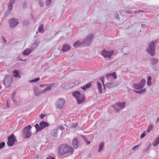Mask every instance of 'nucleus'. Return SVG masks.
<instances>
[{
  "mask_svg": "<svg viewBox=\"0 0 159 159\" xmlns=\"http://www.w3.org/2000/svg\"><path fill=\"white\" fill-rule=\"evenodd\" d=\"M5 145V143L4 142H2L0 144V149L3 148Z\"/></svg>",
  "mask_w": 159,
  "mask_h": 159,
  "instance_id": "37",
  "label": "nucleus"
},
{
  "mask_svg": "<svg viewBox=\"0 0 159 159\" xmlns=\"http://www.w3.org/2000/svg\"><path fill=\"white\" fill-rule=\"evenodd\" d=\"M152 82L151 81H148L147 82V84L148 85L150 86Z\"/></svg>",
  "mask_w": 159,
  "mask_h": 159,
  "instance_id": "51",
  "label": "nucleus"
},
{
  "mask_svg": "<svg viewBox=\"0 0 159 159\" xmlns=\"http://www.w3.org/2000/svg\"><path fill=\"white\" fill-rule=\"evenodd\" d=\"M101 53L104 57L108 58L110 59L111 58V56L114 54V52L113 51H107L105 49H104L102 51Z\"/></svg>",
  "mask_w": 159,
  "mask_h": 159,
  "instance_id": "10",
  "label": "nucleus"
},
{
  "mask_svg": "<svg viewBox=\"0 0 159 159\" xmlns=\"http://www.w3.org/2000/svg\"><path fill=\"white\" fill-rule=\"evenodd\" d=\"M93 35H88L86 38L83 40L82 44L89 45V44L93 41Z\"/></svg>",
  "mask_w": 159,
  "mask_h": 159,
  "instance_id": "9",
  "label": "nucleus"
},
{
  "mask_svg": "<svg viewBox=\"0 0 159 159\" xmlns=\"http://www.w3.org/2000/svg\"><path fill=\"white\" fill-rule=\"evenodd\" d=\"M73 126L75 128H76L78 127V125L77 124H75Z\"/></svg>",
  "mask_w": 159,
  "mask_h": 159,
  "instance_id": "56",
  "label": "nucleus"
},
{
  "mask_svg": "<svg viewBox=\"0 0 159 159\" xmlns=\"http://www.w3.org/2000/svg\"><path fill=\"white\" fill-rule=\"evenodd\" d=\"M23 7L24 9H25L27 7V5L26 2H24L23 4Z\"/></svg>",
  "mask_w": 159,
  "mask_h": 159,
  "instance_id": "42",
  "label": "nucleus"
},
{
  "mask_svg": "<svg viewBox=\"0 0 159 159\" xmlns=\"http://www.w3.org/2000/svg\"><path fill=\"white\" fill-rule=\"evenodd\" d=\"M103 79H104L103 77H101L100 78V80L102 82L103 85L104 84V82L103 80Z\"/></svg>",
  "mask_w": 159,
  "mask_h": 159,
  "instance_id": "47",
  "label": "nucleus"
},
{
  "mask_svg": "<svg viewBox=\"0 0 159 159\" xmlns=\"http://www.w3.org/2000/svg\"><path fill=\"white\" fill-rule=\"evenodd\" d=\"M146 84V80L143 79L139 83L134 84L133 86L134 88L136 89H140L144 87Z\"/></svg>",
  "mask_w": 159,
  "mask_h": 159,
  "instance_id": "8",
  "label": "nucleus"
},
{
  "mask_svg": "<svg viewBox=\"0 0 159 159\" xmlns=\"http://www.w3.org/2000/svg\"><path fill=\"white\" fill-rule=\"evenodd\" d=\"M15 0H10V2L9 4L12 5L15 2Z\"/></svg>",
  "mask_w": 159,
  "mask_h": 159,
  "instance_id": "46",
  "label": "nucleus"
},
{
  "mask_svg": "<svg viewBox=\"0 0 159 159\" xmlns=\"http://www.w3.org/2000/svg\"><path fill=\"white\" fill-rule=\"evenodd\" d=\"M81 136H82V138L84 139L85 138H86V137H85V136L84 135H81Z\"/></svg>",
  "mask_w": 159,
  "mask_h": 159,
  "instance_id": "63",
  "label": "nucleus"
},
{
  "mask_svg": "<svg viewBox=\"0 0 159 159\" xmlns=\"http://www.w3.org/2000/svg\"><path fill=\"white\" fill-rule=\"evenodd\" d=\"M73 95L76 98L78 104H81L84 102L86 99V97L81 94L79 91H76L73 93Z\"/></svg>",
  "mask_w": 159,
  "mask_h": 159,
  "instance_id": "2",
  "label": "nucleus"
},
{
  "mask_svg": "<svg viewBox=\"0 0 159 159\" xmlns=\"http://www.w3.org/2000/svg\"><path fill=\"white\" fill-rule=\"evenodd\" d=\"M46 159H55V158L51 156H49L47 157Z\"/></svg>",
  "mask_w": 159,
  "mask_h": 159,
  "instance_id": "50",
  "label": "nucleus"
},
{
  "mask_svg": "<svg viewBox=\"0 0 159 159\" xmlns=\"http://www.w3.org/2000/svg\"><path fill=\"white\" fill-rule=\"evenodd\" d=\"M146 135L145 132H143L141 135V138H143Z\"/></svg>",
  "mask_w": 159,
  "mask_h": 159,
  "instance_id": "40",
  "label": "nucleus"
},
{
  "mask_svg": "<svg viewBox=\"0 0 159 159\" xmlns=\"http://www.w3.org/2000/svg\"><path fill=\"white\" fill-rule=\"evenodd\" d=\"M141 27L143 29H145L146 27V25L143 24H141Z\"/></svg>",
  "mask_w": 159,
  "mask_h": 159,
  "instance_id": "48",
  "label": "nucleus"
},
{
  "mask_svg": "<svg viewBox=\"0 0 159 159\" xmlns=\"http://www.w3.org/2000/svg\"><path fill=\"white\" fill-rule=\"evenodd\" d=\"M74 152V149L66 144L61 145L58 148V156L61 157L67 153H70L72 154Z\"/></svg>",
  "mask_w": 159,
  "mask_h": 159,
  "instance_id": "1",
  "label": "nucleus"
},
{
  "mask_svg": "<svg viewBox=\"0 0 159 159\" xmlns=\"http://www.w3.org/2000/svg\"><path fill=\"white\" fill-rule=\"evenodd\" d=\"M115 81H110L107 84H105V85L107 88L111 89L116 87L118 85L115 84Z\"/></svg>",
  "mask_w": 159,
  "mask_h": 159,
  "instance_id": "13",
  "label": "nucleus"
},
{
  "mask_svg": "<svg viewBox=\"0 0 159 159\" xmlns=\"http://www.w3.org/2000/svg\"><path fill=\"white\" fill-rule=\"evenodd\" d=\"M114 17L116 19L119 20V15L117 13H116L114 15Z\"/></svg>",
  "mask_w": 159,
  "mask_h": 159,
  "instance_id": "39",
  "label": "nucleus"
},
{
  "mask_svg": "<svg viewBox=\"0 0 159 159\" xmlns=\"http://www.w3.org/2000/svg\"><path fill=\"white\" fill-rule=\"evenodd\" d=\"M39 125L41 126V127L43 128V129L48 127L49 125V124L45 121H42L39 123Z\"/></svg>",
  "mask_w": 159,
  "mask_h": 159,
  "instance_id": "18",
  "label": "nucleus"
},
{
  "mask_svg": "<svg viewBox=\"0 0 159 159\" xmlns=\"http://www.w3.org/2000/svg\"><path fill=\"white\" fill-rule=\"evenodd\" d=\"M125 102H118L113 105L112 106L116 111L118 112L125 107Z\"/></svg>",
  "mask_w": 159,
  "mask_h": 159,
  "instance_id": "7",
  "label": "nucleus"
},
{
  "mask_svg": "<svg viewBox=\"0 0 159 159\" xmlns=\"http://www.w3.org/2000/svg\"><path fill=\"white\" fill-rule=\"evenodd\" d=\"M19 60L20 61H27V59H24V60H23L21 58H19Z\"/></svg>",
  "mask_w": 159,
  "mask_h": 159,
  "instance_id": "54",
  "label": "nucleus"
},
{
  "mask_svg": "<svg viewBox=\"0 0 159 159\" xmlns=\"http://www.w3.org/2000/svg\"><path fill=\"white\" fill-rule=\"evenodd\" d=\"M32 127L30 125L25 127L23 130L22 135L24 138H28L32 135L31 129Z\"/></svg>",
  "mask_w": 159,
  "mask_h": 159,
  "instance_id": "3",
  "label": "nucleus"
},
{
  "mask_svg": "<svg viewBox=\"0 0 159 159\" xmlns=\"http://www.w3.org/2000/svg\"><path fill=\"white\" fill-rule=\"evenodd\" d=\"M40 80L39 78H35L34 79L30 81V83H32V82H36L37 81H39Z\"/></svg>",
  "mask_w": 159,
  "mask_h": 159,
  "instance_id": "36",
  "label": "nucleus"
},
{
  "mask_svg": "<svg viewBox=\"0 0 159 159\" xmlns=\"http://www.w3.org/2000/svg\"><path fill=\"white\" fill-rule=\"evenodd\" d=\"M71 47L68 44H65L63 45L61 50L63 52H65L70 50Z\"/></svg>",
  "mask_w": 159,
  "mask_h": 159,
  "instance_id": "15",
  "label": "nucleus"
},
{
  "mask_svg": "<svg viewBox=\"0 0 159 159\" xmlns=\"http://www.w3.org/2000/svg\"><path fill=\"white\" fill-rule=\"evenodd\" d=\"M159 121V117H158L157 118V120L156 122V124H157L158 123Z\"/></svg>",
  "mask_w": 159,
  "mask_h": 159,
  "instance_id": "60",
  "label": "nucleus"
},
{
  "mask_svg": "<svg viewBox=\"0 0 159 159\" xmlns=\"http://www.w3.org/2000/svg\"><path fill=\"white\" fill-rule=\"evenodd\" d=\"M139 12V11H135L134 12V13L135 14H137Z\"/></svg>",
  "mask_w": 159,
  "mask_h": 159,
  "instance_id": "62",
  "label": "nucleus"
},
{
  "mask_svg": "<svg viewBox=\"0 0 159 159\" xmlns=\"http://www.w3.org/2000/svg\"><path fill=\"white\" fill-rule=\"evenodd\" d=\"M6 105H7V107H9V102H8V100H7V103H6Z\"/></svg>",
  "mask_w": 159,
  "mask_h": 159,
  "instance_id": "57",
  "label": "nucleus"
},
{
  "mask_svg": "<svg viewBox=\"0 0 159 159\" xmlns=\"http://www.w3.org/2000/svg\"><path fill=\"white\" fill-rule=\"evenodd\" d=\"M38 30L39 32L42 33L44 31V26L43 25L41 24L40 25L38 28Z\"/></svg>",
  "mask_w": 159,
  "mask_h": 159,
  "instance_id": "31",
  "label": "nucleus"
},
{
  "mask_svg": "<svg viewBox=\"0 0 159 159\" xmlns=\"http://www.w3.org/2000/svg\"><path fill=\"white\" fill-rule=\"evenodd\" d=\"M139 147V146L138 145H136L134 147H133V150H135L136 149H137V148H138Z\"/></svg>",
  "mask_w": 159,
  "mask_h": 159,
  "instance_id": "44",
  "label": "nucleus"
},
{
  "mask_svg": "<svg viewBox=\"0 0 159 159\" xmlns=\"http://www.w3.org/2000/svg\"><path fill=\"white\" fill-rule=\"evenodd\" d=\"M126 13H127L128 14H131L132 13V12L130 11H127L126 12Z\"/></svg>",
  "mask_w": 159,
  "mask_h": 159,
  "instance_id": "61",
  "label": "nucleus"
},
{
  "mask_svg": "<svg viewBox=\"0 0 159 159\" xmlns=\"http://www.w3.org/2000/svg\"><path fill=\"white\" fill-rule=\"evenodd\" d=\"M81 88L83 90H85L86 89V87H85L84 86H83L82 87H81Z\"/></svg>",
  "mask_w": 159,
  "mask_h": 159,
  "instance_id": "59",
  "label": "nucleus"
},
{
  "mask_svg": "<svg viewBox=\"0 0 159 159\" xmlns=\"http://www.w3.org/2000/svg\"><path fill=\"white\" fill-rule=\"evenodd\" d=\"M35 127L36 129V132H39L43 130V128L41 127V126L39 124H36L35 125Z\"/></svg>",
  "mask_w": 159,
  "mask_h": 159,
  "instance_id": "26",
  "label": "nucleus"
},
{
  "mask_svg": "<svg viewBox=\"0 0 159 159\" xmlns=\"http://www.w3.org/2000/svg\"><path fill=\"white\" fill-rule=\"evenodd\" d=\"M47 84H40L39 85V86L40 87H45L46 86Z\"/></svg>",
  "mask_w": 159,
  "mask_h": 159,
  "instance_id": "53",
  "label": "nucleus"
},
{
  "mask_svg": "<svg viewBox=\"0 0 159 159\" xmlns=\"http://www.w3.org/2000/svg\"><path fill=\"white\" fill-rule=\"evenodd\" d=\"M30 24V21L29 20H26L23 21L22 25L24 27Z\"/></svg>",
  "mask_w": 159,
  "mask_h": 159,
  "instance_id": "27",
  "label": "nucleus"
},
{
  "mask_svg": "<svg viewBox=\"0 0 159 159\" xmlns=\"http://www.w3.org/2000/svg\"><path fill=\"white\" fill-rule=\"evenodd\" d=\"M153 128V125H152V124H151V125H149L148 128V129H147V132H149Z\"/></svg>",
  "mask_w": 159,
  "mask_h": 159,
  "instance_id": "34",
  "label": "nucleus"
},
{
  "mask_svg": "<svg viewBox=\"0 0 159 159\" xmlns=\"http://www.w3.org/2000/svg\"><path fill=\"white\" fill-rule=\"evenodd\" d=\"M158 61V59L156 58H152L151 59V63L152 65L156 64Z\"/></svg>",
  "mask_w": 159,
  "mask_h": 159,
  "instance_id": "25",
  "label": "nucleus"
},
{
  "mask_svg": "<svg viewBox=\"0 0 159 159\" xmlns=\"http://www.w3.org/2000/svg\"><path fill=\"white\" fill-rule=\"evenodd\" d=\"M156 43L153 41H152L149 44L147 48V51L152 56H153L155 53V47Z\"/></svg>",
  "mask_w": 159,
  "mask_h": 159,
  "instance_id": "5",
  "label": "nucleus"
},
{
  "mask_svg": "<svg viewBox=\"0 0 159 159\" xmlns=\"http://www.w3.org/2000/svg\"><path fill=\"white\" fill-rule=\"evenodd\" d=\"M33 90L34 92V94L36 96H39V94L41 93V92H39V90L36 87H34L33 88Z\"/></svg>",
  "mask_w": 159,
  "mask_h": 159,
  "instance_id": "21",
  "label": "nucleus"
},
{
  "mask_svg": "<svg viewBox=\"0 0 159 159\" xmlns=\"http://www.w3.org/2000/svg\"><path fill=\"white\" fill-rule=\"evenodd\" d=\"M152 79V78L151 76H149L148 77V81H151Z\"/></svg>",
  "mask_w": 159,
  "mask_h": 159,
  "instance_id": "52",
  "label": "nucleus"
},
{
  "mask_svg": "<svg viewBox=\"0 0 159 159\" xmlns=\"http://www.w3.org/2000/svg\"><path fill=\"white\" fill-rule=\"evenodd\" d=\"M58 130L55 129L52 132L51 134L54 138H57L58 137Z\"/></svg>",
  "mask_w": 159,
  "mask_h": 159,
  "instance_id": "20",
  "label": "nucleus"
},
{
  "mask_svg": "<svg viewBox=\"0 0 159 159\" xmlns=\"http://www.w3.org/2000/svg\"><path fill=\"white\" fill-rule=\"evenodd\" d=\"M10 27L11 29H14L18 24V20L16 18H12L8 20Z\"/></svg>",
  "mask_w": 159,
  "mask_h": 159,
  "instance_id": "6",
  "label": "nucleus"
},
{
  "mask_svg": "<svg viewBox=\"0 0 159 159\" xmlns=\"http://www.w3.org/2000/svg\"><path fill=\"white\" fill-rule=\"evenodd\" d=\"M149 149V147H148L147 148L144 149L143 150V152H146L147 151H148Z\"/></svg>",
  "mask_w": 159,
  "mask_h": 159,
  "instance_id": "49",
  "label": "nucleus"
},
{
  "mask_svg": "<svg viewBox=\"0 0 159 159\" xmlns=\"http://www.w3.org/2000/svg\"><path fill=\"white\" fill-rule=\"evenodd\" d=\"M91 83H93L92 82H89V83L86 84L85 85H84L85 87H86V89H87L88 88H90L91 87L92 84H91Z\"/></svg>",
  "mask_w": 159,
  "mask_h": 159,
  "instance_id": "35",
  "label": "nucleus"
},
{
  "mask_svg": "<svg viewBox=\"0 0 159 159\" xmlns=\"http://www.w3.org/2000/svg\"><path fill=\"white\" fill-rule=\"evenodd\" d=\"M65 102V100L63 98H60L59 100L56 101V104L59 109H61L63 108Z\"/></svg>",
  "mask_w": 159,
  "mask_h": 159,
  "instance_id": "12",
  "label": "nucleus"
},
{
  "mask_svg": "<svg viewBox=\"0 0 159 159\" xmlns=\"http://www.w3.org/2000/svg\"><path fill=\"white\" fill-rule=\"evenodd\" d=\"M128 49V48L124 47L121 49V51L123 53L124 55H127L129 53Z\"/></svg>",
  "mask_w": 159,
  "mask_h": 159,
  "instance_id": "22",
  "label": "nucleus"
},
{
  "mask_svg": "<svg viewBox=\"0 0 159 159\" xmlns=\"http://www.w3.org/2000/svg\"><path fill=\"white\" fill-rule=\"evenodd\" d=\"M51 2V0H47L46 4L47 6H49Z\"/></svg>",
  "mask_w": 159,
  "mask_h": 159,
  "instance_id": "41",
  "label": "nucleus"
},
{
  "mask_svg": "<svg viewBox=\"0 0 159 159\" xmlns=\"http://www.w3.org/2000/svg\"><path fill=\"white\" fill-rule=\"evenodd\" d=\"M86 143L87 144H89L90 143V141H87L86 142Z\"/></svg>",
  "mask_w": 159,
  "mask_h": 159,
  "instance_id": "64",
  "label": "nucleus"
},
{
  "mask_svg": "<svg viewBox=\"0 0 159 159\" xmlns=\"http://www.w3.org/2000/svg\"><path fill=\"white\" fill-rule=\"evenodd\" d=\"M159 143V139L157 137L155 139L153 143V145L154 147L157 146Z\"/></svg>",
  "mask_w": 159,
  "mask_h": 159,
  "instance_id": "29",
  "label": "nucleus"
},
{
  "mask_svg": "<svg viewBox=\"0 0 159 159\" xmlns=\"http://www.w3.org/2000/svg\"><path fill=\"white\" fill-rule=\"evenodd\" d=\"M46 87L41 92V93H43L47 91L50 90L52 86H53L54 84L53 83H51L46 84Z\"/></svg>",
  "mask_w": 159,
  "mask_h": 159,
  "instance_id": "14",
  "label": "nucleus"
},
{
  "mask_svg": "<svg viewBox=\"0 0 159 159\" xmlns=\"http://www.w3.org/2000/svg\"><path fill=\"white\" fill-rule=\"evenodd\" d=\"M16 94V93H13L12 94V99L13 102L15 103H16L17 102L16 99V98L15 97Z\"/></svg>",
  "mask_w": 159,
  "mask_h": 159,
  "instance_id": "33",
  "label": "nucleus"
},
{
  "mask_svg": "<svg viewBox=\"0 0 159 159\" xmlns=\"http://www.w3.org/2000/svg\"><path fill=\"white\" fill-rule=\"evenodd\" d=\"M13 82V77L10 75H6L3 80V84L6 88L10 86Z\"/></svg>",
  "mask_w": 159,
  "mask_h": 159,
  "instance_id": "4",
  "label": "nucleus"
},
{
  "mask_svg": "<svg viewBox=\"0 0 159 159\" xmlns=\"http://www.w3.org/2000/svg\"><path fill=\"white\" fill-rule=\"evenodd\" d=\"M133 91L136 93H137L139 94H142L145 93V92H146V89H144L139 91H135L134 90H133Z\"/></svg>",
  "mask_w": 159,
  "mask_h": 159,
  "instance_id": "30",
  "label": "nucleus"
},
{
  "mask_svg": "<svg viewBox=\"0 0 159 159\" xmlns=\"http://www.w3.org/2000/svg\"><path fill=\"white\" fill-rule=\"evenodd\" d=\"M2 39L3 41L5 43L7 42V41H6V39L3 37H2Z\"/></svg>",
  "mask_w": 159,
  "mask_h": 159,
  "instance_id": "58",
  "label": "nucleus"
},
{
  "mask_svg": "<svg viewBox=\"0 0 159 159\" xmlns=\"http://www.w3.org/2000/svg\"><path fill=\"white\" fill-rule=\"evenodd\" d=\"M16 74H14L13 75V76L14 77H17L18 76H20L19 75V74L17 72V70H15L14 71V73H16Z\"/></svg>",
  "mask_w": 159,
  "mask_h": 159,
  "instance_id": "38",
  "label": "nucleus"
},
{
  "mask_svg": "<svg viewBox=\"0 0 159 159\" xmlns=\"http://www.w3.org/2000/svg\"><path fill=\"white\" fill-rule=\"evenodd\" d=\"M106 76L108 79H111L112 77H113L115 79H117V76L115 72H114L107 75Z\"/></svg>",
  "mask_w": 159,
  "mask_h": 159,
  "instance_id": "17",
  "label": "nucleus"
},
{
  "mask_svg": "<svg viewBox=\"0 0 159 159\" xmlns=\"http://www.w3.org/2000/svg\"><path fill=\"white\" fill-rule=\"evenodd\" d=\"M97 85L99 93H102V85L101 83L99 82H97Z\"/></svg>",
  "mask_w": 159,
  "mask_h": 159,
  "instance_id": "23",
  "label": "nucleus"
},
{
  "mask_svg": "<svg viewBox=\"0 0 159 159\" xmlns=\"http://www.w3.org/2000/svg\"><path fill=\"white\" fill-rule=\"evenodd\" d=\"M46 115H44L43 114H42L41 115H39V116L41 119H43Z\"/></svg>",
  "mask_w": 159,
  "mask_h": 159,
  "instance_id": "45",
  "label": "nucleus"
},
{
  "mask_svg": "<svg viewBox=\"0 0 159 159\" xmlns=\"http://www.w3.org/2000/svg\"><path fill=\"white\" fill-rule=\"evenodd\" d=\"M8 142L7 143L8 145L9 146H12L14 143L16 141V139L15 138L14 134H11L8 138Z\"/></svg>",
  "mask_w": 159,
  "mask_h": 159,
  "instance_id": "11",
  "label": "nucleus"
},
{
  "mask_svg": "<svg viewBox=\"0 0 159 159\" xmlns=\"http://www.w3.org/2000/svg\"><path fill=\"white\" fill-rule=\"evenodd\" d=\"M8 9L10 10H12V8H13V5L12 4H9V5H8Z\"/></svg>",
  "mask_w": 159,
  "mask_h": 159,
  "instance_id": "43",
  "label": "nucleus"
},
{
  "mask_svg": "<svg viewBox=\"0 0 159 159\" xmlns=\"http://www.w3.org/2000/svg\"><path fill=\"white\" fill-rule=\"evenodd\" d=\"M31 50L27 48L23 52V54L24 56H28L31 52Z\"/></svg>",
  "mask_w": 159,
  "mask_h": 159,
  "instance_id": "24",
  "label": "nucleus"
},
{
  "mask_svg": "<svg viewBox=\"0 0 159 159\" xmlns=\"http://www.w3.org/2000/svg\"><path fill=\"white\" fill-rule=\"evenodd\" d=\"M58 128L59 129H60L61 130H63L64 129V128L63 127H62V126H59L58 127Z\"/></svg>",
  "mask_w": 159,
  "mask_h": 159,
  "instance_id": "55",
  "label": "nucleus"
},
{
  "mask_svg": "<svg viewBox=\"0 0 159 159\" xmlns=\"http://www.w3.org/2000/svg\"><path fill=\"white\" fill-rule=\"evenodd\" d=\"M72 143L74 148L76 149L78 148V142L76 138H74L72 140Z\"/></svg>",
  "mask_w": 159,
  "mask_h": 159,
  "instance_id": "19",
  "label": "nucleus"
},
{
  "mask_svg": "<svg viewBox=\"0 0 159 159\" xmlns=\"http://www.w3.org/2000/svg\"><path fill=\"white\" fill-rule=\"evenodd\" d=\"M104 146V143L103 142L101 143L99 145V148L98 150L99 152H100L103 149Z\"/></svg>",
  "mask_w": 159,
  "mask_h": 159,
  "instance_id": "32",
  "label": "nucleus"
},
{
  "mask_svg": "<svg viewBox=\"0 0 159 159\" xmlns=\"http://www.w3.org/2000/svg\"><path fill=\"white\" fill-rule=\"evenodd\" d=\"M82 44V42H81L80 41H77L74 43V46L75 47L77 48L79 46H80Z\"/></svg>",
  "mask_w": 159,
  "mask_h": 159,
  "instance_id": "28",
  "label": "nucleus"
},
{
  "mask_svg": "<svg viewBox=\"0 0 159 159\" xmlns=\"http://www.w3.org/2000/svg\"><path fill=\"white\" fill-rule=\"evenodd\" d=\"M39 43V41L37 40H35L30 48L31 50H33L35 49L38 46Z\"/></svg>",
  "mask_w": 159,
  "mask_h": 159,
  "instance_id": "16",
  "label": "nucleus"
}]
</instances>
